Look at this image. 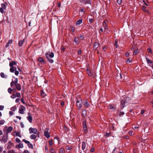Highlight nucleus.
I'll return each mask as SVG.
<instances>
[{
  "label": "nucleus",
  "instance_id": "1",
  "mask_svg": "<svg viewBox=\"0 0 153 153\" xmlns=\"http://www.w3.org/2000/svg\"><path fill=\"white\" fill-rule=\"evenodd\" d=\"M18 79L17 78H16L14 81H12L10 83V86L11 87L14 85L15 86L16 89L18 91H20L21 90V86L18 83Z\"/></svg>",
  "mask_w": 153,
  "mask_h": 153
},
{
  "label": "nucleus",
  "instance_id": "2",
  "mask_svg": "<svg viewBox=\"0 0 153 153\" xmlns=\"http://www.w3.org/2000/svg\"><path fill=\"white\" fill-rule=\"evenodd\" d=\"M54 56V53L52 52L47 53L45 54L46 57L51 63H53V60L51 58H53Z\"/></svg>",
  "mask_w": 153,
  "mask_h": 153
},
{
  "label": "nucleus",
  "instance_id": "3",
  "mask_svg": "<svg viewBox=\"0 0 153 153\" xmlns=\"http://www.w3.org/2000/svg\"><path fill=\"white\" fill-rule=\"evenodd\" d=\"M129 100V97L124 98L123 100H122L121 101L120 107L121 108H123L124 107L125 105L128 102V101Z\"/></svg>",
  "mask_w": 153,
  "mask_h": 153
},
{
  "label": "nucleus",
  "instance_id": "4",
  "mask_svg": "<svg viewBox=\"0 0 153 153\" xmlns=\"http://www.w3.org/2000/svg\"><path fill=\"white\" fill-rule=\"evenodd\" d=\"M8 139V134H4L2 136L0 137V141L1 143H6Z\"/></svg>",
  "mask_w": 153,
  "mask_h": 153
},
{
  "label": "nucleus",
  "instance_id": "5",
  "mask_svg": "<svg viewBox=\"0 0 153 153\" xmlns=\"http://www.w3.org/2000/svg\"><path fill=\"white\" fill-rule=\"evenodd\" d=\"M13 129V127L11 126H10L8 127L6 126L4 128L3 131L4 133H6V134H7L8 133L11 132Z\"/></svg>",
  "mask_w": 153,
  "mask_h": 153
},
{
  "label": "nucleus",
  "instance_id": "6",
  "mask_svg": "<svg viewBox=\"0 0 153 153\" xmlns=\"http://www.w3.org/2000/svg\"><path fill=\"white\" fill-rule=\"evenodd\" d=\"M76 104L79 109H80L82 108V100L80 98H79L77 99Z\"/></svg>",
  "mask_w": 153,
  "mask_h": 153
},
{
  "label": "nucleus",
  "instance_id": "7",
  "mask_svg": "<svg viewBox=\"0 0 153 153\" xmlns=\"http://www.w3.org/2000/svg\"><path fill=\"white\" fill-rule=\"evenodd\" d=\"M29 133L30 134L33 133L34 134H36L39 133V132L36 128L30 127L29 128Z\"/></svg>",
  "mask_w": 153,
  "mask_h": 153
},
{
  "label": "nucleus",
  "instance_id": "8",
  "mask_svg": "<svg viewBox=\"0 0 153 153\" xmlns=\"http://www.w3.org/2000/svg\"><path fill=\"white\" fill-rule=\"evenodd\" d=\"M8 4L6 2L1 4V7L0 8V11L1 13H4V10L6 9V6Z\"/></svg>",
  "mask_w": 153,
  "mask_h": 153
},
{
  "label": "nucleus",
  "instance_id": "9",
  "mask_svg": "<svg viewBox=\"0 0 153 153\" xmlns=\"http://www.w3.org/2000/svg\"><path fill=\"white\" fill-rule=\"evenodd\" d=\"M25 110V108L23 105H21L19 109V113L22 114L24 113V111Z\"/></svg>",
  "mask_w": 153,
  "mask_h": 153
},
{
  "label": "nucleus",
  "instance_id": "10",
  "mask_svg": "<svg viewBox=\"0 0 153 153\" xmlns=\"http://www.w3.org/2000/svg\"><path fill=\"white\" fill-rule=\"evenodd\" d=\"M48 130V129L46 128L45 129L44 131V135L47 138H49L50 137Z\"/></svg>",
  "mask_w": 153,
  "mask_h": 153
},
{
  "label": "nucleus",
  "instance_id": "11",
  "mask_svg": "<svg viewBox=\"0 0 153 153\" xmlns=\"http://www.w3.org/2000/svg\"><path fill=\"white\" fill-rule=\"evenodd\" d=\"M108 23V21L107 20H105V21H104V22H103V26L104 28L106 30V29H107L108 27H107V24Z\"/></svg>",
  "mask_w": 153,
  "mask_h": 153
},
{
  "label": "nucleus",
  "instance_id": "12",
  "mask_svg": "<svg viewBox=\"0 0 153 153\" xmlns=\"http://www.w3.org/2000/svg\"><path fill=\"white\" fill-rule=\"evenodd\" d=\"M83 130L84 131V132L85 133H86V130H87V127L86 124V122L85 121H84L83 122Z\"/></svg>",
  "mask_w": 153,
  "mask_h": 153
},
{
  "label": "nucleus",
  "instance_id": "13",
  "mask_svg": "<svg viewBox=\"0 0 153 153\" xmlns=\"http://www.w3.org/2000/svg\"><path fill=\"white\" fill-rule=\"evenodd\" d=\"M146 61L147 62V64H149V65H150L151 64H152L153 63L152 61L149 58L147 57H146Z\"/></svg>",
  "mask_w": 153,
  "mask_h": 153
},
{
  "label": "nucleus",
  "instance_id": "14",
  "mask_svg": "<svg viewBox=\"0 0 153 153\" xmlns=\"http://www.w3.org/2000/svg\"><path fill=\"white\" fill-rule=\"evenodd\" d=\"M16 70V68L14 66L10 67V71L11 72L13 73Z\"/></svg>",
  "mask_w": 153,
  "mask_h": 153
},
{
  "label": "nucleus",
  "instance_id": "15",
  "mask_svg": "<svg viewBox=\"0 0 153 153\" xmlns=\"http://www.w3.org/2000/svg\"><path fill=\"white\" fill-rule=\"evenodd\" d=\"M108 108L109 109L114 110L116 109V107L114 106H113L112 105H109L108 106Z\"/></svg>",
  "mask_w": 153,
  "mask_h": 153
},
{
  "label": "nucleus",
  "instance_id": "16",
  "mask_svg": "<svg viewBox=\"0 0 153 153\" xmlns=\"http://www.w3.org/2000/svg\"><path fill=\"white\" fill-rule=\"evenodd\" d=\"M82 22V19H80L78 20L76 23V25H79L81 24Z\"/></svg>",
  "mask_w": 153,
  "mask_h": 153
},
{
  "label": "nucleus",
  "instance_id": "17",
  "mask_svg": "<svg viewBox=\"0 0 153 153\" xmlns=\"http://www.w3.org/2000/svg\"><path fill=\"white\" fill-rule=\"evenodd\" d=\"M38 60L39 62L42 64L45 63V61L43 59L42 57H40L38 59Z\"/></svg>",
  "mask_w": 153,
  "mask_h": 153
},
{
  "label": "nucleus",
  "instance_id": "18",
  "mask_svg": "<svg viewBox=\"0 0 153 153\" xmlns=\"http://www.w3.org/2000/svg\"><path fill=\"white\" fill-rule=\"evenodd\" d=\"M27 119L28 121L30 123H31L32 121V118L30 116H29L27 117Z\"/></svg>",
  "mask_w": 153,
  "mask_h": 153
},
{
  "label": "nucleus",
  "instance_id": "19",
  "mask_svg": "<svg viewBox=\"0 0 153 153\" xmlns=\"http://www.w3.org/2000/svg\"><path fill=\"white\" fill-rule=\"evenodd\" d=\"M16 63L15 61H12L10 62L9 65L10 67L13 66V65H16Z\"/></svg>",
  "mask_w": 153,
  "mask_h": 153
},
{
  "label": "nucleus",
  "instance_id": "20",
  "mask_svg": "<svg viewBox=\"0 0 153 153\" xmlns=\"http://www.w3.org/2000/svg\"><path fill=\"white\" fill-rule=\"evenodd\" d=\"M25 39H23L22 40L20 41L19 42V45L20 46H21L25 42Z\"/></svg>",
  "mask_w": 153,
  "mask_h": 153
},
{
  "label": "nucleus",
  "instance_id": "21",
  "mask_svg": "<svg viewBox=\"0 0 153 153\" xmlns=\"http://www.w3.org/2000/svg\"><path fill=\"white\" fill-rule=\"evenodd\" d=\"M74 41L76 44H78L80 42L79 39L76 38H75Z\"/></svg>",
  "mask_w": 153,
  "mask_h": 153
},
{
  "label": "nucleus",
  "instance_id": "22",
  "mask_svg": "<svg viewBox=\"0 0 153 153\" xmlns=\"http://www.w3.org/2000/svg\"><path fill=\"white\" fill-rule=\"evenodd\" d=\"M36 136L35 135V134H32L30 136V138L32 139L35 140L36 138Z\"/></svg>",
  "mask_w": 153,
  "mask_h": 153
},
{
  "label": "nucleus",
  "instance_id": "23",
  "mask_svg": "<svg viewBox=\"0 0 153 153\" xmlns=\"http://www.w3.org/2000/svg\"><path fill=\"white\" fill-rule=\"evenodd\" d=\"M99 43H97V42H96L94 45V49L95 50L97 49L98 47L99 46Z\"/></svg>",
  "mask_w": 153,
  "mask_h": 153
},
{
  "label": "nucleus",
  "instance_id": "24",
  "mask_svg": "<svg viewBox=\"0 0 153 153\" xmlns=\"http://www.w3.org/2000/svg\"><path fill=\"white\" fill-rule=\"evenodd\" d=\"M87 114V112L85 109H84L82 112V115L84 116H85Z\"/></svg>",
  "mask_w": 153,
  "mask_h": 153
},
{
  "label": "nucleus",
  "instance_id": "25",
  "mask_svg": "<svg viewBox=\"0 0 153 153\" xmlns=\"http://www.w3.org/2000/svg\"><path fill=\"white\" fill-rule=\"evenodd\" d=\"M86 144L85 142H83L82 144V149L83 150H84L85 148Z\"/></svg>",
  "mask_w": 153,
  "mask_h": 153
},
{
  "label": "nucleus",
  "instance_id": "26",
  "mask_svg": "<svg viewBox=\"0 0 153 153\" xmlns=\"http://www.w3.org/2000/svg\"><path fill=\"white\" fill-rule=\"evenodd\" d=\"M16 147L17 148L18 147L22 148L23 147V144L22 143H19L18 146H16Z\"/></svg>",
  "mask_w": 153,
  "mask_h": 153
},
{
  "label": "nucleus",
  "instance_id": "27",
  "mask_svg": "<svg viewBox=\"0 0 153 153\" xmlns=\"http://www.w3.org/2000/svg\"><path fill=\"white\" fill-rule=\"evenodd\" d=\"M85 106L88 107L90 106V104L88 101H85L84 104Z\"/></svg>",
  "mask_w": 153,
  "mask_h": 153
},
{
  "label": "nucleus",
  "instance_id": "28",
  "mask_svg": "<svg viewBox=\"0 0 153 153\" xmlns=\"http://www.w3.org/2000/svg\"><path fill=\"white\" fill-rule=\"evenodd\" d=\"M14 89L15 90H16L15 89H12L11 88H9L8 89V92L10 94L12 93V90H13Z\"/></svg>",
  "mask_w": 153,
  "mask_h": 153
},
{
  "label": "nucleus",
  "instance_id": "29",
  "mask_svg": "<svg viewBox=\"0 0 153 153\" xmlns=\"http://www.w3.org/2000/svg\"><path fill=\"white\" fill-rule=\"evenodd\" d=\"M41 95L42 96L44 97L46 95V94L43 91H42L41 92Z\"/></svg>",
  "mask_w": 153,
  "mask_h": 153
},
{
  "label": "nucleus",
  "instance_id": "30",
  "mask_svg": "<svg viewBox=\"0 0 153 153\" xmlns=\"http://www.w3.org/2000/svg\"><path fill=\"white\" fill-rule=\"evenodd\" d=\"M87 72L89 76H91V73L90 70L87 69Z\"/></svg>",
  "mask_w": 153,
  "mask_h": 153
},
{
  "label": "nucleus",
  "instance_id": "31",
  "mask_svg": "<svg viewBox=\"0 0 153 153\" xmlns=\"http://www.w3.org/2000/svg\"><path fill=\"white\" fill-rule=\"evenodd\" d=\"M0 75L1 77L3 78H6V76H5L3 73L1 72L0 74Z\"/></svg>",
  "mask_w": 153,
  "mask_h": 153
},
{
  "label": "nucleus",
  "instance_id": "32",
  "mask_svg": "<svg viewBox=\"0 0 153 153\" xmlns=\"http://www.w3.org/2000/svg\"><path fill=\"white\" fill-rule=\"evenodd\" d=\"M15 133H16V136H17L20 137H21V136L19 132L15 131Z\"/></svg>",
  "mask_w": 153,
  "mask_h": 153
},
{
  "label": "nucleus",
  "instance_id": "33",
  "mask_svg": "<svg viewBox=\"0 0 153 153\" xmlns=\"http://www.w3.org/2000/svg\"><path fill=\"white\" fill-rule=\"evenodd\" d=\"M27 145H28V147L29 148H33V146L32 144L30 143V142H29V143L28 144H27Z\"/></svg>",
  "mask_w": 153,
  "mask_h": 153
},
{
  "label": "nucleus",
  "instance_id": "34",
  "mask_svg": "<svg viewBox=\"0 0 153 153\" xmlns=\"http://www.w3.org/2000/svg\"><path fill=\"white\" fill-rule=\"evenodd\" d=\"M65 151L63 149L61 148L59 150V153H64Z\"/></svg>",
  "mask_w": 153,
  "mask_h": 153
},
{
  "label": "nucleus",
  "instance_id": "35",
  "mask_svg": "<svg viewBox=\"0 0 153 153\" xmlns=\"http://www.w3.org/2000/svg\"><path fill=\"white\" fill-rule=\"evenodd\" d=\"M14 150H10L8 151L7 153H16Z\"/></svg>",
  "mask_w": 153,
  "mask_h": 153
},
{
  "label": "nucleus",
  "instance_id": "36",
  "mask_svg": "<svg viewBox=\"0 0 153 153\" xmlns=\"http://www.w3.org/2000/svg\"><path fill=\"white\" fill-rule=\"evenodd\" d=\"M16 106H14L12 107H11L10 109L12 111H14L16 110Z\"/></svg>",
  "mask_w": 153,
  "mask_h": 153
},
{
  "label": "nucleus",
  "instance_id": "37",
  "mask_svg": "<svg viewBox=\"0 0 153 153\" xmlns=\"http://www.w3.org/2000/svg\"><path fill=\"white\" fill-rule=\"evenodd\" d=\"M16 97H21V94L20 93L17 92L16 94Z\"/></svg>",
  "mask_w": 153,
  "mask_h": 153
},
{
  "label": "nucleus",
  "instance_id": "38",
  "mask_svg": "<svg viewBox=\"0 0 153 153\" xmlns=\"http://www.w3.org/2000/svg\"><path fill=\"white\" fill-rule=\"evenodd\" d=\"M10 97L11 98H12V99H14V98H16V94H13Z\"/></svg>",
  "mask_w": 153,
  "mask_h": 153
},
{
  "label": "nucleus",
  "instance_id": "39",
  "mask_svg": "<svg viewBox=\"0 0 153 153\" xmlns=\"http://www.w3.org/2000/svg\"><path fill=\"white\" fill-rule=\"evenodd\" d=\"M26 144H28L30 142L26 140L25 139H24L22 140Z\"/></svg>",
  "mask_w": 153,
  "mask_h": 153
},
{
  "label": "nucleus",
  "instance_id": "40",
  "mask_svg": "<svg viewBox=\"0 0 153 153\" xmlns=\"http://www.w3.org/2000/svg\"><path fill=\"white\" fill-rule=\"evenodd\" d=\"M111 135V133H107L105 135V136L106 137L110 136Z\"/></svg>",
  "mask_w": 153,
  "mask_h": 153
},
{
  "label": "nucleus",
  "instance_id": "41",
  "mask_svg": "<svg viewBox=\"0 0 153 153\" xmlns=\"http://www.w3.org/2000/svg\"><path fill=\"white\" fill-rule=\"evenodd\" d=\"M5 123V121L4 120H0V125H3Z\"/></svg>",
  "mask_w": 153,
  "mask_h": 153
},
{
  "label": "nucleus",
  "instance_id": "42",
  "mask_svg": "<svg viewBox=\"0 0 153 153\" xmlns=\"http://www.w3.org/2000/svg\"><path fill=\"white\" fill-rule=\"evenodd\" d=\"M16 141L18 143H19L21 142L20 140L18 138H16L15 139Z\"/></svg>",
  "mask_w": 153,
  "mask_h": 153
},
{
  "label": "nucleus",
  "instance_id": "43",
  "mask_svg": "<svg viewBox=\"0 0 153 153\" xmlns=\"http://www.w3.org/2000/svg\"><path fill=\"white\" fill-rule=\"evenodd\" d=\"M50 152L51 153H55V151L54 149H50Z\"/></svg>",
  "mask_w": 153,
  "mask_h": 153
},
{
  "label": "nucleus",
  "instance_id": "44",
  "mask_svg": "<svg viewBox=\"0 0 153 153\" xmlns=\"http://www.w3.org/2000/svg\"><path fill=\"white\" fill-rule=\"evenodd\" d=\"M137 51H138L137 49L135 50L133 53L134 55H136L137 53Z\"/></svg>",
  "mask_w": 153,
  "mask_h": 153
},
{
  "label": "nucleus",
  "instance_id": "45",
  "mask_svg": "<svg viewBox=\"0 0 153 153\" xmlns=\"http://www.w3.org/2000/svg\"><path fill=\"white\" fill-rule=\"evenodd\" d=\"M117 3L119 4H120L122 3V0H117Z\"/></svg>",
  "mask_w": 153,
  "mask_h": 153
},
{
  "label": "nucleus",
  "instance_id": "46",
  "mask_svg": "<svg viewBox=\"0 0 153 153\" xmlns=\"http://www.w3.org/2000/svg\"><path fill=\"white\" fill-rule=\"evenodd\" d=\"M53 140L52 139H51L49 140V144L50 146H51L52 144Z\"/></svg>",
  "mask_w": 153,
  "mask_h": 153
},
{
  "label": "nucleus",
  "instance_id": "47",
  "mask_svg": "<svg viewBox=\"0 0 153 153\" xmlns=\"http://www.w3.org/2000/svg\"><path fill=\"white\" fill-rule=\"evenodd\" d=\"M19 74V72L18 71H17L16 70L15 71V74L16 75H17V76Z\"/></svg>",
  "mask_w": 153,
  "mask_h": 153
},
{
  "label": "nucleus",
  "instance_id": "48",
  "mask_svg": "<svg viewBox=\"0 0 153 153\" xmlns=\"http://www.w3.org/2000/svg\"><path fill=\"white\" fill-rule=\"evenodd\" d=\"M148 52L149 53H152V50L150 48H149L148 49Z\"/></svg>",
  "mask_w": 153,
  "mask_h": 153
},
{
  "label": "nucleus",
  "instance_id": "49",
  "mask_svg": "<svg viewBox=\"0 0 153 153\" xmlns=\"http://www.w3.org/2000/svg\"><path fill=\"white\" fill-rule=\"evenodd\" d=\"M21 101L24 104H25V103L24 101V99L23 98H21Z\"/></svg>",
  "mask_w": 153,
  "mask_h": 153
},
{
  "label": "nucleus",
  "instance_id": "50",
  "mask_svg": "<svg viewBox=\"0 0 153 153\" xmlns=\"http://www.w3.org/2000/svg\"><path fill=\"white\" fill-rule=\"evenodd\" d=\"M90 0H87L85 1V3L90 4Z\"/></svg>",
  "mask_w": 153,
  "mask_h": 153
},
{
  "label": "nucleus",
  "instance_id": "51",
  "mask_svg": "<svg viewBox=\"0 0 153 153\" xmlns=\"http://www.w3.org/2000/svg\"><path fill=\"white\" fill-rule=\"evenodd\" d=\"M4 108V106L3 105H0V110H2Z\"/></svg>",
  "mask_w": 153,
  "mask_h": 153
},
{
  "label": "nucleus",
  "instance_id": "52",
  "mask_svg": "<svg viewBox=\"0 0 153 153\" xmlns=\"http://www.w3.org/2000/svg\"><path fill=\"white\" fill-rule=\"evenodd\" d=\"M89 22L91 23H92L94 21L93 19H89Z\"/></svg>",
  "mask_w": 153,
  "mask_h": 153
},
{
  "label": "nucleus",
  "instance_id": "53",
  "mask_svg": "<svg viewBox=\"0 0 153 153\" xmlns=\"http://www.w3.org/2000/svg\"><path fill=\"white\" fill-rule=\"evenodd\" d=\"M20 100L19 98H17L15 102L16 103H18L20 101Z\"/></svg>",
  "mask_w": 153,
  "mask_h": 153
},
{
  "label": "nucleus",
  "instance_id": "54",
  "mask_svg": "<svg viewBox=\"0 0 153 153\" xmlns=\"http://www.w3.org/2000/svg\"><path fill=\"white\" fill-rule=\"evenodd\" d=\"M94 148L93 147L90 150V152H94Z\"/></svg>",
  "mask_w": 153,
  "mask_h": 153
},
{
  "label": "nucleus",
  "instance_id": "55",
  "mask_svg": "<svg viewBox=\"0 0 153 153\" xmlns=\"http://www.w3.org/2000/svg\"><path fill=\"white\" fill-rule=\"evenodd\" d=\"M7 43L9 44H11L12 43V40H9L8 42Z\"/></svg>",
  "mask_w": 153,
  "mask_h": 153
},
{
  "label": "nucleus",
  "instance_id": "56",
  "mask_svg": "<svg viewBox=\"0 0 153 153\" xmlns=\"http://www.w3.org/2000/svg\"><path fill=\"white\" fill-rule=\"evenodd\" d=\"M125 113L123 112H120V116H122Z\"/></svg>",
  "mask_w": 153,
  "mask_h": 153
},
{
  "label": "nucleus",
  "instance_id": "57",
  "mask_svg": "<svg viewBox=\"0 0 153 153\" xmlns=\"http://www.w3.org/2000/svg\"><path fill=\"white\" fill-rule=\"evenodd\" d=\"M117 41L116 40L115 41V42L114 43V45L116 46V47L117 48Z\"/></svg>",
  "mask_w": 153,
  "mask_h": 153
},
{
  "label": "nucleus",
  "instance_id": "58",
  "mask_svg": "<svg viewBox=\"0 0 153 153\" xmlns=\"http://www.w3.org/2000/svg\"><path fill=\"white\" fill-rule=\"evenodd\" d=\"M71 31L72 32H74V28L73 27H71Z\"/></svg>",
  "mask_w": 153,
  "mask_h": 153
},
{
  "label": "nucleus",
  "instance_id": "59",
  "mask_svg": "<svg viewBox=\"0 0 153 153\" xmlns=\"http://www.w3.org/2000/svg\"><path fill=\"white\" fill-rule=\"evenodd\" d=\"M109 32H110L108 30V29H106V30H105H105H104L105 32H106V33H109Z\"/></svg>",
  "mask_w": 153,
  "mask_h": 153
},
{
  "label": "nucleus",
  "instance_id": "60",
  "mask_svg": "<svg viewBox=\"0 0 153 153\" xmlns=\"http://www.w3.org/2000/svg\"><path fill=\"white\" fill-rule=\"evenodd\" d=\"M128 134L130 135H132V131H129L128 132Z\"/></svg>",
  "mask_w": 153,
  "mask_h": 153
},
{
  "label": "nucleus",
  "instance_id": "61",
  "mask_svg": "<svg viewBox=\"0 0 153 153\" xmlns=\"http://www.w3.org/2000/svg\"><path fill=\"white\" fill-rule=\"evenodd\" d=\"M131 62V61L129 59H128L126 61V62L127 63H130Z\"/></svg>",
  "mask_w": 153,
  "mask_h": 153
},
{
  "label": "nucleus",
  "instance_id": "62",
  "mask_svg": "<svg viewBox=\"0 0 153 153\" xmlns=\"http://www.w3.org/2000/svg\"><path fill=\"white\" fill-rule=\"evenodd\" d=\"M103 32V30L102 28H100L99 32L100 33H101V32Z\"/></svg>",
  "mask_w": 153,
  "mask_h": 153
},
{
  "label": "nucleus",
  "instance_id": "63",
  "mask_svg": "<svg viewBox=\"0 0 153 153\" xmlns=\"http://www.w3.org/2000/svg\"><path fill=\"white\" fill-rule=\"evenodd\" d=\"M146 7L145 6H143V7H142V9L145 11V10L146 9Z\"/></svg>",
  "mask_w": 153,
  "mask_h": 153
},
{
  "label": "nucleus",
  "instance_id": "64",
  "mask_svg": "<svg viewBox=\"0 0 153 153\" xmlns=\"http://www.w3.org/2000/svg\"><path fill=\"white\" fill-rule=\"evenodd\" d=\"M145 112V111L144 110H141V112H140L141 114H143Z\"/></svg>",
  "mask_w": 153,
  "mask_h": 153
}]
</instances>
